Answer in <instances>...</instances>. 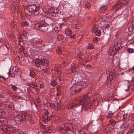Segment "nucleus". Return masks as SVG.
<instances>
[{
    "instance_id": "79ce46f5",
    "label": "nucleus",
    "mask_w": 134,
    "mask_h": 134,
    "mask_svg": "<svg viewBox=\"0 0 134 134\" xmlns=\"http://www.w3.org/2000/svg\"><path fill=\"white\" fill-rule=\"evenodd\" d=\"M113 117L112 115L110 114V113H108V115L107 116V118L108 119H110Z\"/></svg>"
},
{
    "instance_id": "58836bf2",
    "label": "nucleus",
    "mask_w": 134,
    "mask_h": 134,
    "mask_svg": "<svg viewBox=\"0 0 134 134\" xmlns=\"http://www.w3.org/2000/svg\"><path fill=\"white\" fill-rule=\"evenodd\" d=\"M58 130H59L60 131V132L62 133H63V132H64L65 129H64L63 127H60L59 128Z\"/></svg>"
},
{
    "instance_id": "a18cd8bd",
    "label": "nucleus",
    "mask_w": 134,
    "mask_h": 134,
    "mask_svg": "<svg viewBox=\"0 0 134 134\" xmlns=\"http://www.w3.org/2000/svg\"><path fill=\"white\" fill-rule=\"evenodd\" d=\"M88 48L90 49H92L93 48V45H92L91 44L90 45H89L88 46Z\"/></svg>"
},
{
    "instance_id": "ddd939ff",
    "label": "nucleus",
    "mask_w": 134,
    "mask_h": 134,
    "mask_svg": "<svg viewBox=\"0 0 134 134\" xmlns=\"http://www.w3.org/2000/svg\"><path fill=\"white\" fill-rule=\"evenodd\" d=\"M24 121L25 122H30L31 121V119L30 115H24Z\"/></svg>"
},
{
    "instance_id": "ea45409f",
    "label": "nucleus",
    "mask_w": 134,
    "mask_h": 134,
    "mask_svg": "<svg viewBox=\"0 0 134 134\" xmlns=\"http://www.w3.org/2000/svg\"><path fill=\"white\" fill-rule=\"evenodd\" d=\"M93 40L94 42L97 43L99 40V39L98 38L96 37L93 39Z\"/></svg>"
},
{
    "instance_id": "1a4fd4ad",
    "label": "nucleus",
    "mask_w": 134,
    "mask_h": 134,
    "mask_svg": "<svg viewBox=\"0 0 134 134\" xmlns=\"http://www.w3.org/2000/svg\"><path fill=\"white\" fill-rule=\"evenodd\" d=\"M62 81V79L60 77H57L56 78V80H52L51 81V84L53 86H55L56 85L57 82L59 83L61 85L62 83V82L61 81Z\"/></svg>"
},
{
    "instance_id": "4d7b16f0",
    "label": "nucleus",
    "mask_w": 134,
    "mask_h": 134,
    "mask_svg": "<svg viewBox=\"0 0 134 134\" xmlns=\"http://www.w3.org/2000/svg\"><path fill=\"white\" fill-rule=\"evenodd\" d=\"M7 74L9 76L11 74L10 72L9 71V72Z\"/></svg>"
},
{
    "instance_id": "2eb2a0df",
    "label": "nucleus",
    "mask_w": 134,
    "mask_h": 134,
    "mask_svg": "<svg viewBox=\"0 0 134 134\" xmlns=\"http://www.w3.org/2000/svg\"><path fill=\"white\" fill-rule=\"evenodd\" d=\"M112 44L113 46L115 47V49H120V47H121L120 44L116 42L113 41L112 42Z\"/></svg>"
},
{
    "instance_id": "774afa93",
    "label": "nucleus",
    "mask_w": 134,
    "mask_h": 134,
    "mask_svg": "<svg viewBox=\"0 0 134 134\" xmlns=\"http://www.w3.org/2000/svg\"><path fill=\"white\" fill-rule=\"evenodd\" d=\"M83 132V133H81V134H84V133H85V132Z\"/></svg>"
},
{
    "instance_id": "423d86ee",
    "label": "nucleus",
    "mask_w": 134,
    "mask_h": 134,
    "mask_svg": "<svg viewBox=\"0 0 134 134\" xmlns=\"http://www.w3.org/2000/svg\"><path fill=\"white\" fill-rule=\"evenodd\" d=\"M89 99V97L88 95L84 96L83 97L82 99H80L77 100L78 105H83L85 104V102H87Z\"/></svg>"
},
{
    "instance_id": "473e14b6",
    "label": "nucleus",
    "mask_w": 134,
    "mask_h": 134,
    "mask_svg": "<svg viewBox=\"0 0 134 134\" xmlns=\"http://www.w3.org/2000/svg\"><path fill=\"white\" fill-rule=\"evenodd\" d=\"M79 29V27L77 26V25H75L72 27V30L74 31H77V29Z\"/></svg>"
},
{
    "instance_id": "bb28decb",
    "label": "nucleus",
    "mask_w": 134,
    "mask_h": 134,
    "mask_svg": "<svg viewBox=\"0 0 134 134\" xmlns=\"http://www.w3.org/2000/svg\"><path fill=\"white\" fill-rule=\"evenodd\" d=\"M83 54V51H80L79 52L78 54L77 55V57L78 58H79L81 59H82V56Z\"/></svg>"
},
{
    "instance_id": "cd10ccee",
    "label": "nucleus",
    "mask_w": 134,
    "mask_h": 134,
    "mask_svg": "<svg viewBox=\"0 0 134 134\" xmlns=\"http://www.w3.org/2000/svg\"><path fill=\"white\" fill-rule=\"evenodd\" d=\"M20 72L19 70L18 69H15V70H14V71L12 72V75H18Z\"/></svg>"
},
{
    "instance_id": "a211bd4d",
    "label": "nucleus",
    "mask_w": 134,
    "mask_h": 134,
    "mask_svg": "<svg viewBox=\"0 0 134 134\" xmlns=\"http://www.w3.org/2000/svg\"><path fill=\"white\" fill-rule=\"evenodd\" d=\"M63 24V23H60L58 24H57L55 27L54 29L55 31L58 32L60 31L61 29V26Z\"/></svg>"
},
{
    "instance_id": "4468645a",
    "label": "nucleus",
    "mask_w": 134,
    "mask_h": 134,
    "mask_svg": "<svg viewBox=\"0 0 134 134\" xmlns=\"http://www.w3.org/2000/svg\"><path fill=\"white\" fill-rule=\"evenodd\" d=\"M41 25L40 28V31L42 32H45L48 29V26L46 25L45 24H42Z\"/></svg>"
},
{
    "instance_id": "3c124183",
    "label": "nucleus",
    "mask_w": 134,
    "mask_h": 134,
    "mask_svg": "<svg viewBox=\"0 0 134 134\" xmlns=\"http://www.w3.org/2000/svg\"><path fill=\"white\" fill-rule=\"evenodd\" d=\"M127 115V114H126L123 115V119H125Z\"/></svg>"
},
{
    "instance_id": "39448f33",
    "label": "nucleus",
    "mask_w": 134,
    "mask_h": 134,
    "mask_svg": "<svg viewBox=\"0 0 134 134\" xmlns=\"http://www.w3.org/2000/svg\"><path fill=\"white\" fill-rule=\"evenodd\" d=\"M70 91L72 94H76L80 92V91L78 85H74L70 88Z\"/></svg>"
},
{
    "instance_id": "393cba45",
    "label": "nucleus",
    "mask_w": 134,
    "mask_h": 134,
    "mask_svg": "<svg viewBox=\"0 0 134 134\" xmlns=\"http://www.w3.org/2000/svg\"><path fill=\"white\" fill-rule=\"evenodd\" d=\"M71 30L69 29H66L65 30V33L66 35L69 36L71 34Z\"/></svg>"
},
{
    "instance_id": "69168bd1",
    "label": "nucleus",
    "mask_w": 134,
    "mask_h": 134,
    "mask_svg": "<svg viewBox=\"0 0 134 134\" xmlns=\"http://www.w3.org/2000/svg\"><path fill=\"white\" fill-rule=\"evenodd\" d=\"M132 81H134V76L133 77V79H132Z\"/></svg>"
},
{
    "instance_id": "f704fd0d",
    "label": "nucleus",
    "mask_w": 134,
    "mask_h": 134,
    "mask_svg": "<svg viewBox=\"0 0 134 134\" xmlns=\"http://www.w3.org/2000/svg\"><path fill=\"white\" fill-rule=\"evenodd\" d=\"M5 79L3 77L0 76V81L1 82H4L5 81Z\"/></svg>"
},
{
    "instance_id": "e2e57ef3",
    "label": "nucleus",
    "mask_w": 134,
    "mask_h": 134,
    "mask_svg": "<svg viewBox=\"0 0 134 134\" xmlns=\"http://www.w3.org/2000/svg\"><path fill=\"white\" fill-rule=\"evenodd\" d=\"M52 12H51L50 10H49V11L48 12V13H52Z\"/></svg>"
},
{
    "instance_id": "f8f14e48",
    "label": "nucleus",
    "mask_w": 134,
    "mask_h": 134,
    "mask_svg": "<svg viewBox=\"0 0 134 134\" xmlns=\"http://www.w3.org/2000/svg\"><path fill=\"white\" fill-rule=\"evenodd\" d=\"M77 105H78V103L77 102V100H76V102L74 101L68 103L66 108L69 109H72L73 107L77 106Z\"/></svg>"
},
{
    "instance_id": "5701e85b",
    "label": "nucleus",
    "mask_w": 134,
    "mask_h": 134,
    "mask_svg": "<svg viewBox=\"0 0 134 134\" xmlns=\"http://www.w3.org/2000/svg\"><path fill=\"white\" fill-rule=\"evenodd\" d=\"M57 38L59 40H62L63 41L65 39V38L64 37V36L62 34H59L58 35Z\"/></svg>"
},
{
    "instance_id": "603ef678",
    "label": "nucleus",
    "mask_w": 134,
    "mask_h": 134,
    "mask_svg": "<svg viewBox=\"0 0 134 134\" xmlns=\"http://www.w3.org/2000/svg\"><path fill=\"white\" fill-rule=\"evenodd\" d=\"M58 52H62V49L60 48H58Z\"/></svg>"
},
{
    "instance_id": "bf43d9fd",
    "label": "nucleus",
    "mask_w": 134,
    "mask_h": 134,
    "mask_svg": "<svg viewBox=\"0 0 134 134\" xmlns=\"http://www.w3.org/2000/svg\"><path fill=\"white\" fill-rule=\"evenodd\" d=\"M110 113V114H111V115H112L113 116L114 114V113H111V112Z\"/></svg>"
},
{
    "instance_id": "9b49d317",
    "label": "nucleus",
    "mask_w": 134,
    "mask_h": 134,
    "mask_svg": "<svg viewBox=\"0 0 134 134\" xmlns=\"http://www.w3.org/2000/svg\"><path fill=\"white\" fill-rule=\"evenodd\" d=\"M4 105L5 107L11 110H13L14 108V104L9 102H7Z\"/></svg>"
},
{
    "instance_id": "6e6d98bb",
    "label": "nucleus",
    "mask_w": 134,
    "mask_h": 134,
    "mask_svg": "<svg viewBox=\"0 0 134 134\" xmlns=\"http://www.w3.org/2000/svg\"><path fill=\"white\" fill-rule=\"evenodd\" d=\"M13 1L15 2L16 3H17L18 2L19 0H13Z\"/></svg>"
},
{
    "instance_id": "0eeeda50",
    "label": "nucleus",
    "mask_w": 134,
    "mask_h": 134,
    "mask_svg": "<svg viewBox=\"0 0 134 134\" xmlns=\"http://www.w3.org/2000/svg\"><path fill=\"white\" fill-rule=\"evenodd\" d=\"M116 76L115 73L114 72H111L109 76H107V81L108 82H109L110 84H112L114 82V79Z\"/></svg>"
},
{
    "instance_id": "a19ab883",
    "label": "nucleus",
    "mask_w": 134,
    "mask_h": 134,
    "mask_svg": "<svg viewBox=\"0 0 134 134\" xmlns=\"http://www.w3.org/2000/svg\"><path fill=\"white\" fill-rule=\"evenodd\" d=\"M70 130V129L68 126H66L64 132H66L67 131H68Z\"/></svg>"
},
{
    "instance_id": "37998d69",
    "label": "nucleus",
    "mask_w": 134,
    "mask_h": 134,
    "mask_svg": "<svg viewBox=\"0 0 134 134\" xmlns=\"http://www.w3.org/2000/svg\"><path fill=\"white\" fill-rule=\"evenodd\" d=\"M97 30L94 27H93L92 28V31L93 33H94Z\"/></svg>"
},
{
    "instance_id": "412c9836",
    "label": "nucleus",
    "mask_w": 134,
    "mask_h": 134,
    "mask_svg": "<svg viewBox=\"0 0 134 134\" xmlns=\"http://www.w3.org/2000/svg\"><path fill=\"white\" fill-rule=\"evenodd\" d=\"M33 42L35 44H37L38 45V46H40L41 45V46H43V44H41L40 41L38 39H34L33 40Z\"/></svg>"
},
{
    "instance_id": "5fc2aeb1",
    "label": "nucleus",
    "mask_w": 134,
    "mask_h": 134,
    "mask_svg": "<svg viewBox=\"0 0 134 134\" xmlns=\"http://www.w3.org/2000/svg\"><path fill=\"white\" fill-rule=\"evenodd\" d=\"M23 54L25 56V57H27L28 56V55L25 52H23Z\"/></svg>"
},
{
    "instance_id": "de8ad7c7",
    "label": "nucleus",
    "mask_w": 134,
    "mask_h": 134,
    "mask_svg": "<svg viewBox=\"0 0 134 134\" xmlns=\"http://www.w3.org/2000/svg\"><path fill=\"white\" fill-rule=\"evenodd\" d=\"M105 6H101V7L100 8V9H99V10L100 11V10H103L104 9V8H105Z\"/></svg>"
},
{
    "instance_id": "338daca9",
    "label": "nucleus",
    "mask_w": 134,
    "mask_h": 134,
    "mask_svg": "<svg viewBox=\"0 0 134 134\" xmlns=\"http://www.w3.org/2000/svg\"><path fill=\"white\" fill-rule=\"evenodd\" d=\"M52 48V47H49V48H48V49H51Z\"/></svg>"
},
{
    "instance_id": "4c0bfd02",
    "label": "nucleus",
    "mask_w": 134,
    "mask_h": 134,
    "mask_svg": "<svg viewBox=\"0 0 134 134\" xmlns=\"http://www.w3.org/2000/svg\"><path fill=\"white\" fill-rule=\"evenodd\" d=\"M110 123L111 125H114L115 124L116 122L114 120H111L110 121Z\"/></svg>"
},
{
    "instance_id": "7c9ffc66",
    "label": "nucleus",
    "mask_w": 134,
    "mask_h": 134,
    "mask_svg": "<svg viewBox=\"0 0 134 134\" xmlns=\"http://www.w3.org/2000/svg\"><path fill=\"white\" fill-rule=\"evenodd\" d=\"M11 88L13 89V90L14 91H16L18 89V88L16 87V86L13 85H11Z\"/></svg>"
},
{
    "instance_id": "7ed1b4c3",
    "label": "nucleus",
    "mask_w": 134,
    "mask_h": 134,
    "mask_svg": "<svg viewBox=\"0 0 134 134\" xmlns=\"http://www.w3.org/2000/svg\"><path fill=\"white\" fill-rule=\"evenodd\" d=\"M129 1V0H120L115 5L112 7L111 10L115 12L117 11L120 7L123 6L124 5H127Z\"/></svg>"
},
{
    "instance_id": "a878e982",
    "label": "nucleus",
    "mask_w": 134,
    "mask_h": 134,
    "mask_svg": "<svg viewBox=\"0 0 134 134\" xmlns=\"http://www.w3.org/2000/svg\"><path fill=\"white\" fill-rule=\"evenodd\" d=\"M91 4L89 2H87L86 3L85 5V8L88 9H90L91 7Z\"/></svg>"
},
{
    "instance_id": "6ab92c4d",
    "label": "nucleus",
    "mask_w": 134,
    "mask_h": 134,
    "mask_svg": "<svg viewBox=\"0 0 134 134\" xmlns=\"http://www.w3.org/2000/svg\"><path fill=\"white\" fill-rule=\"evenodd\" d=\"M45 61L43 59H41L39 58L36 60V63L37 66H39L40 65L44 63Z\"/></svg>"
},
{
    "instance_id": "dca6fc26",
    "label": "nucleus",
    "mask_w": 134,
    "mask_h": 134,
    "mask_svg": "<svg viewBox=\"0 0 134 134\" xmlns=\"http://www.w3.org/2000/svg\"><path fill=\"white\" fill-rule=\"evenodd\" d=\"M129 123L127 121H126L123 123L121 126L122 129H124V130H126L128 128Z\"/></svg>"
},
{
    "instance_id": "c85d7f7f",
    "label": "nucleus",
    "mask_w": 134,
    "mask_h": 134,
    "mask_svg": "<svg viewBox=\"0 0 134 134\" xmlns=\"http://www.w3.org/2000/svg\"><path fill=\"white\" fill-rule=\"evenodd\" d=\"M54 70L57 73L59 76L61 75V72L59 69L57 68L56 67H55Z\"/></svg>"
},
{
    "instance_id": "72a5a7b5",
    "label": "nucleus",
    "mask_w": 134,
    "mask_h": 134,
    "mask_svg": "<svg viewBox=\"0 0 134 134\" xmlns=\"http://www.w3.org/2000/svg\"><path fill=\"white\" fill-rule=\"evenodd\" d=\"M105 23V22L104 21L102 20L100 21V24L101 25H100L101 27H103L104 26Z\"/></svg>"
},
{
    "instance_id": "c756f323",
    "label": "nucleus",
    "mask_w": 134,
    "mask_h": 134,
    "mask_svg": "<svg viewBox=\"0 0 134 134\" xmlns=\"http://www.w3.org/2000/svg\"><path fill=\"white\" fill-rule=\"evenodd\" d=\"M30 75V76L31 78H34L36 74L35 72L34 71H31Z\"/></svg>"
},
{
    "instance_id": "052dcab7",
    "label": "nucleus",
    "mask_w": 134,
    "mask_h": 134,
    "mask_svg": "<svg viewBox=\"0 0 134 134\" xmlns=\"http://www.w3.org/2000/svg\"><path fill=\"white\" fill-rule=\"evenodd\" d=\"M132 69L133 70H134V66H133L132 68Z\"/></svg>"
},
{
    "instance_id": "09e8293b",
    "label": "nucleus",
    "mask_w": 134,
    "mask_h": 134,
    "mask_svg": "<svg viewBox=\"0 0 134 134\" xmlns=\"http://www.w3.org/2000/svg\"><path fill=\"white\" fill-rule=\"evenodd\" d=\"M20 49L21 51H24L25 50V48L23 46H21L20 48Z\"/></svg>"
},
{
    "instance_id": "4be33fe9",
    "label": "nucleus",
    "mask_w": 134,
    "mask_h": 134,
    "mask_svg": "<svg viewBox=\"0 0 134 134\" xmlns=\"http://www.w3.org/2000/svg\"><path fill=\"white\" fill-rule=\"evenodd\" d=\"M42 25V23H39L36 24L34 25V28L40 31V28Z\"/></svg>"
},
{
    "instance_id": "49530a36",
    "label": "nucleus",
    "mask_w": 134,
    "mask_h": 134,
    "mask_svg": "<svg viewBox=\"0 0 134 134\" xmlns=\"http://www.w3.org/2000/svg\"><path fill=\"white\" fill-rule=\"evenodd\" d=\"M89 113L90 115H92L94 113V112L93 110H92L90 111V112H89Z\"/></svg>"
},
{
    "instance_id": "680f3d73",
    "label": "nucleus",
    "mask_w": 134,
    "mask_h": 134,
    "mask_svg": "<svg viewBox=\"0 0 134 134\" xmlns=\"http://www.w3.org/2000/svg\"><path fill=\"white\" fill-rule=\"evenodd\" d=\"M2 103L0 101V106H1L2 105Z\"/></svg>"
},
{
    "instance_id": "9d476101",
    "label": "nucleus",
    "mask_w": 134,
    "mask_h": 134,
    "mask_svg": "<svg viewBox=\"0 0 134 134\" xmlns=\"http://www.w3.org/2000/svg\"><path fill=\"white\" fill-rule=\"evenodd\" d=\"M115 47L113 46L109 48V52L110 53L109 55L110 56H113L115 55L116 52H114L115 51H116V53L120 49H115Z\"/></svg>"
},
{
    "instance_id": "f257e3e1",
    "label": "nucleus",
    "mask_w": 134,
    "mask_h": 134,
    "mask_svg": "<svg viewBox=\"0 0 134 134\" xmlns=\"http://www.w3.org/2000/svg\"><path fill=\"white\" fill-rule=\"evenodd\" d=\"M7 120L6 119L1 117L0 116V129L2 131L4 132L5 133H10L15 132V131L14 128L13 126L10 125H5L7 123Z\"/></svg>"
},
{
    "instance_id": "c9c22d12",
    "label": "nucleus",
    "mask_w": 134,
    "mask_h": 134,
    "mask_svg": "<svg viewBox=\"0 0 134 134\" xmlns=\"http://www.w3.org/2000/svg\"><path fill=\"white\" fill-rule=\"evenodd\" d=\"M127 51L128 52L130 53H133V49L131 48H128Z\"/></svg>"
},
{
    "instance_id": "8fccbe9b",
    "label": "nucleus",
    "mask_w": 134,
    "mask_h": 134,
    "mask_svg": "<svg viewBox=\"0 0 134 134\" xmlns=\"http://www.w3.org/2000/svg\"><path fill=\"white\" fill-rule=\"evenodd\" d=\"M55 67H56L57 68H58L59 69L61 68L62 67L61 66L58 65H56L55 66Z\"/></svg>"
},
{
    "instance_id": "b1692460",
    "label": "nucleus",
    "mask_w": 134,
    "mask_h": 134,
    "mask_svg": "<svg viewBox=\"0 0 134 134\" xmlns=\"http://www.w3.org/2000/svg\"><path fill=\"white\" fill-rule=\"evenodd\" d=\"M60 103H53L52 104V105L53 106V107L55 108H57L58 109V108H59V105H60Z\"/></svg>"
},
{
    "instance_id": "20e7f679",
    "label": "nucleus",
    "mask_w": 134,
    "mask_h": 134,
    "mask_svg": "<svg viewBox=\"0 0 134 134\" xmlns=\"http://www.w3.org/2000/svg\"><path fill=\"white\" fill-rule=\"evenodd\" d=\"M82 80L80 81L77 80H75V81H76L77 82L80 83L78 86L81 91L82 90V89H83L86 87L88 85V82L87 80H86L85 78H80V80Z\"/></svg>"
},
{
    "instance_id": "2f4dec72",
    "label": "nucleus",
    "mask_w": 134,
    "mask_h": 134,
    "mask_svg": "<svg viewBox=\"0 0 134 134\" xmlns=\"http://www.w3.org/2000/svg\"><path fill=\"white\" fill-rule=\"evenodd\" d=\"M96 35L98 36H99L101 35V32L100 30H97L94 33Z\"/></svg>"
},
{
    "instance_id": "c03bdc74",
    "label": "nucleus",
    "mask_w": 134,
    "mask_h": 134,
    "mask_svg": "<svg viewBox=\"0 0 134 134\" xmlns=\"http://www.w3.org/2000/svg\"><path fill=\"white\" fill-rule=\"evenodd\" d=\"M87 104H88L86 105H85V104L83 105H84V106H86V107L88 108H89V106H91V105L90 103L88 104V103H87Z\"/></svg>"
},
{
    "instance_id": "6e6552de",
    "label": "nucleus",
    "mask_w": 134,
    "mask_h": 134,
    "mask_svg": "<svg viewBox=\"0 0 134 134\" xmlns=\"http://www.w3.org/2000/svg\"><path fill=\"white\" fill-rule=\"evenodd\" d=\"M41 20L42 21H44L46 24L48 25H51L53 23V20L49 18H44L43 17L41 18Z\"/></svg>"
},
{
    "instance_id": "e433bc0d",
    "label": "nucleus",
    "mask_w": 134,
    "mask_h": 134,
    "mask_svg": "<svg viewBox=\"0 0 134 134\" xmlns=\"http://www.w3.org/2000/svg\"><path fill=\"white\" fill-rule=\"evenodd\" d=\"M29 25V23L27 21H25L22 23V25L25 26H27Z\"/></svg>"
},
{
    "instance_id": "0e129e2a",
    "label": "nucleus",
    "mask_w": 134,
    "mask_h": 134,
    "mask_svg": "<svg viewBox=\"0 0 134 134\" xmlns=\"http://www.w3.org/2000/svg\"><path fill=\"white\" fill-rule=\"evenodd\" d=\"M42 128H43V129H45L46 128V126H44L43 127H42Z\"/></svg>"
},
{
    "instance_id": "13d9d810",
    "label": "nucleus",
    "mask_w": 134,
    "mask_h": 134,
    "mask_svg": "<svg viewBox=\"0 0 134 134\" xmlns=\"http://www.w3.org/2000/svg\"><path fill=\"white\" fill-rule=\"evenodd\" d=\"M60 94H59L58 93H57V96H58L60 95Z\"/></svg>"
},
{
    "instance_id": "f3484780",
    "label": "nucleus",
    "mask_w": 134,
    "mask_h": 134,
    "mask_svg": "<svg viewBox=\"0 0 134 134\" xmlns=\"http://www.w3.org/2000/svg\"><path fill=\"white\" fill-rule=\"evenodd\" d=\"M48 114L47 113H44L42 115V117L43 119H44V120L45 121H49L51 119L50 116H49V117H48Z\"/></svg>"
},
{
    "instance_id": "f03ea898",
    "label": "nucleus",
    "mask_w": 134,
    "mask_h": 134,
    "mask_svg": "<svg viewBox=\"0 0 134 134\" xmlns=\"http://www.w3.org/2000/svg\"><path fill=\"white\" fill-rule=\"evenodd\" d=\"M39 6L36 4H29L26 7L24 12L26 14L29 15H37L39 14Z\"/></svg>"
},
{
    "instance_id": "aec40b11",
    "label": "nucleus",
    "mask_w": 134,
    "mask_h": 134,
    "mask_svg": "<svg viewBox=\"0 0 134 134\" xmlns=\"http://www.w3.org/2000/svg\"><path fill=\"white\" fill-rule=\"evenodd\" d=\"M23 116H24V115H18L16 116L15 118L18 120V121H24V117Z\"/></svg>"
},
{
    "instance_id": "864d4df0",
    "label": "nucleus",
    "mask_w": 134,
    "mask_h": 134,
    "mask_svg": "<svg viewBox=\"0 0 134 134\" xmlns=\"http://www.w3.org/2000/svg\"><path fill=\"white\" fill-rule=\"evenodd\" d=\"M76 35L75 34H74L72 36H70V37L71 38H74L75 36Z\"/></svg>"
}]
</instances>
